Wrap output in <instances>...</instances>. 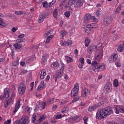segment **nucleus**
Here are the masks:
<instances>
[{
	"label": "nucleus",
	"instance_id": "nucleus-10",
	"mask_svg": "<svg viewBox=\"0 0 124 124\" xmlns=\"http://www.w3.org/2000/svg\"><path fill=\"white\" fill-rule=\"evenodd\" d=\"M112 85L109 83H107L105 85L104 88V91L106 92L107 93H108L111 91L112 89Z\"/></svg>",
	"mask_w": 124,
	"mask_h": 124
},
{
	"label": "nucleus",
	"instance_id": "nucleus-38",
	"mask_svg": "<svg viewBox=\"0 0 124 124\" xmlns=\"http://www.w3.org/2000/svg\"><path fill=\"white\" fill-rule=\"evenodd\" d=\"M79 61L82 64H84L85 63L84 58L83 57H80L79 59Z\"/></svg>",
	"mask_w": 124,
	"mask_h": 124
},
{
	"label": "nucleus",
	"instance_id": "nucleus-27",
	"mask_svg": "<svg viewBox=\"0 0 124 124\" xmlns=\"http://www.w3.org/2000/svg\"><path fill=\"white\" fill-rule=\"evenodd\" d=\"M6 26V24L3 21L1 18H0V28H4Z\"/></svg>",
	"mask_w": 124,
	"mask_h": 124
},
{
	"label": "nucleus",
	"instance_id": "nucleus-24",
	"mask_svg": "<svg viewBox=\"0 0 124 124\" xmlns=\"http://www.w3.org/2000/svg\"><path fill=\"white\" fill-rule=\"evenodd\" d=\"M54 38V35H51L47 37L46 40V44H49L50 41Z\"/></svg>",
	"mask_w": 124,
	"mask_h": 124
},
{
	"label": "nucleus",
	"instance_id": "nucleus-17",
	"mask_svg": "<svg viewBox=\"0 0 124 124\" xmlns=\"http://www.w3.org/2000/svg\"><path fill=\"white\" fill-rule=\"evenodd\" d=\"M46 75V71L45 69H43L41 71L40 78L41 79H44Z\"/></svg>",
	"mask_w": 124,
	"mask_h": 124
},
{
	"label": "nucleus",
	"instance_id": "nucleus-44",
	"mask_svg": "<svg viewBox=\"0 0 124 124\" xmlns=\"http://www.w3.org/2000/svg\"><path fill=\"white\" fill-rule=\"evenodd\" d=\"M47 60V58L45 55L42 56V61L44 63L46 62Z\"/></svg>",
	"mask_w": 124,
	"mask_h": 124
},
{
	"label": "nucleus",
	"instance_id": "nucleus-46",
	"mask_svg": "<svg viewBox=\"0 0 124 124\" xmlns=\"http://www.w3.org/2000/svg\"><path fill=\"white\" fill-rule=\"evenodd\" d=\"M19 64V61L16 60L13 63V65L14 66H16Z\"/></svg>",
	"mask_w": 124,
	"mask_h": 124
},
{
	"label": "nucleus",
	"instance_id": "nucleus-19",
	"mask_svg": "<svg viewBox=\"0 0 124 124\" xmlns=\"http://www.w3.org/2000/svg\"><path fill=\"white\" fill-rule=\"evenodd\" d=\"M124 50V46L123 45H120L117 48V51L118 52H122Z\"/></svg>",
	"mask_w": 124,
	"mask_h": 124
},
{
	"label": "nucleus",
	"instance_id": "nucleus-57",
	"mask_svg": "<svg viewBox=\"0 0 124 124\" xmlns=\"http://www.w3.org/2000/svg\"><path fill=\"white\" fill-rule=\"evenodd\" d=\"M14 124H22L20 120H18L14 123Z\"/></svg>",
	"mask_w": 124,
	"mask_h": 124
},
{
	"label": "nucleus",
	"instance_id": "nucleus-16",
	"mask_svg": "<svg viewBox=\"0 0 124 124\" xmlns=\"http://www.w3.org/2000/svg\"><path fill=\"white\" fill-rule=\"evenodd\" d=\"M83 4V0H78L75 4V7H80Z\"/></svg>",
	"mask_w": 124,
	"mask_h": 124
},
{
	"label": "nucleus",
	"instance_id": "nucleus-49",
	"mask_svg": "<svg viewBox=\"0 0 124 124\" xmlns=\"http://www.w3.org/2000/svg\"><path fill=\"white\" fill-rule=\"evenodd\" d=\"M115 65L117 67H120L121 66V64L120 62H115Z\"/></svg>",
	"mask_w": 124,
	"mask_h": 124
},
{
	"label": "nucleus",
	"instance_id": "nucleus-1",
	"mask_svg": "<svg viewBox=\"0 0 124 124\" xmlns=\"http://www.w3.org/2000/svg\"><path fill=\"white\" fill-rule=\"evenodd\" d=\"M103 50V47L100 48V52L98 53V54L95 55L94 61L92 63V66L93 67V70L95 72L102 71L105 69V64H103V63L99 64V62L104 56Z\"/></svg>",
	"mask_w": 124,
	"mask_h": 124
},
{
	"label": "nucleus",
	"instance_id": "nucleus-15",
	"mask_svg": "<svg viewBox=\"0 0 124 124\" xmlns=\"http://www.w3.org/2000/svg\"><path fill=\"white\" fill-rule=\"evenodd\" d=\"M95 49H96L95 45H92L88 47V51L90 54H91Z\"/></svg>",
	"mask_w": 124,
	"mask_h": 124
},
{
	"label": "nucleus",
	"instance_id": "nucleus-5",
	"mask_svg": "<svg viewBox=\"0 0 124 124\" xmlns=\"http://www.w3.org/2000/svg\"><path fill=\"white\" fill-rule=\"evenodd\" d=\"M114 110L116 114H124V107L122 106H116L114 108Z\"/></svg>",
	"mask_w": 124,
	"mask_h": 124
},
{
	"label": "nucleus",
	"instance_id": "nucleus-60",
	"mask_svg": "<svg viewBox=\"0 0 124 124\" xmlns=\"http://www.w3.org/2000/svg\"><path fill=\"white\" fill-rule=\"evenodd\" d=\"M83 120L84 121V123L85 124H87V122L88 120V117H85L84 118H83Z\"/></svg>",
	"mask_w": 124,
	"mask_h": 124
},
{
	"label": "nucleus",
	"instance_id": "nucleus-7",
	"mask_svg": "<svg viewBox=\"0 0 124 124\" xmlns=\"http://www.w3.org/2000/svg\"><path fill=\"white\" fill-rule=\"evenodd\" d=\"M103 103L100 102L99 103L95 104L94 106H91L89 107L88 109V111L89 112H93L98 107H100V106H102Z\"/></svg>",
	"mask_w": 124,
	"mask_h": 124
},
{
	"label": "nucleus",
	"instance_id": "nucleus-18",
	"mask_svg": "<svg viewBox=\"0 0 124 124\" xmlns=\"http://www.w3.org/2000/svg\"><path fill=\"white\" fill-rule=\"evenodd\" d=\"M112 18L111 17L107 18L105 20L104 24L106 25H108L111 23Z\"/></svg>",
	"mask_w": 124,
	"mask_h": 124
},
{
	"label": "nucleus",
	"instance_id": "nucleus-12",
	"mask_svg": "<svg viewBox=\"0 0 124 124\" xmlns=\"http://www.w3.org/2000/svg\"><path fill=\"white\" fill-rule=\"evenodd\" d=\"M11 94L10 90L8 88L5 89L4 90V97L7 98Z\"/></svg>",
	"mask_w": 124,
	"mask_h": 124
},
{
	"label": "nucleus",
	"instance_id": "nucleus-39",
	"mask_svg": "<svg viewBox=\"0 0 124 124\" xmlns=\"http://www.w3.org/2000/svg\"><path fill=\"white\" fill-rule=\"evenodd\" d=\"M85 32L88 34V35L90 34L92 32V30L90 28H88L85 30Z\"/></svg>",
	"mask_w": 124,
	"mask_h": 124
},
{
	"label": "nucleus",
	"instance_id": "nucleus-42",
	"mask_svg": "<svg viewBox=\"0 0 124 124\" xmlns=\"http://www.w3.org/2000/svg\"><path fill=\"white\" fill-rule=\"evenodd\" d=\"M53 16L55 17H56L58 16V10H55L53 12Z\"/></svg>",
	"mask_w": 124,
	"mask_h": 124
},
{
	"label": "nucleus",
	"instance_id": "nucleus-11",
	"mask_svg": "<svg viewBox=\"0 0 124 124\" xmlns=\"http://www.w3.org/2000/svg\"><path fill=\"white\" fill-rule=\"evenodd\" d=\"M72 40H68L67 41H64L63 42H60V45L63 46H71L72 45Z\"/></svg>",
	"mask_w": 124,
	"mask_h": 124
},
{
	"label": "nucleus",
	"instance_id": "nucleus-54",
	"mask_svg": "<svg viewBox=\"0 0 124 124\" xmlns=\"http://www.w3.org/2000/svg\"><path fill=\"white\" fill-rule=\"evenodd\" d=\"M66 102H67L66 100L62 101L60 104V105H63V104H65V103H66Z\"/></svg>",
	"mask_w": 124,
	"mask_h": 124
},
{
	"label": "nucleus",
	"instance_id": "nucleus-26",
	"mask_svg": "<svg viewBox=\"0 0 124 124\" xmlns=\"http://www.w3.org/2000/svg\"><path fill=\"white\" fill-rule=\"evenodd\" d=\"M65 59L67 63H71L73 61L72 58L68 56H65Z\"/></svg>",
	"mask_w": 124,
	"mask_h": 124
},
{
	"label": "nucleus",
	"instance_id": "nucleus-52",
	"mask_svg": "<svg viewBox=\"0 0 124 124\" xmlns=\"http://www.w3.org/2000/svg\"><path fill=\"white\" fill-rule=\"evenodd\" d=\"M12 123V120L11 119L8 120L4 123V124H11Z\"/></svg>",
	"mask_w": 124,
	"mask_h": 124
},
{
	"label": "nucleus",
	"instance_id": "nucleus-48",
	"mask_svg": "<svg viewBox=\"0 0 124 124\" xmlns=\"http://www.w3.org/2000/svg\"><path fill=\"white\" fill-rule=\"evenodd\" d=\"M48 4V2L47 1H44L42 3V5L44 8H46L47 7Z\"/></svg>",
	"mask_w": 124,
	"mask_h": 124
},
{
	"label": "nucleus",
	"instance_id": "nucleus-9",
	"mask_svg": "<svg viewBox=\"0 0 124 124\" xmlns=\"http://www.w3.org/2000/svg\"><path fill=\"white\" fill-rule=\"evenodd\" d=\"M26 91V87L23 84L19 85L18 86V93L22 95Z\"/></svg>",
	"mask_w": 124,
	"mask_h": 124
},
{
	"label": "nucleus",
	"instance_id": "nucleus-28",
	"mask_svg": "<svg viewBox=\"0 0 124 124\" xmlns=\"http://www.w3.org/2000/svg\"><path fill=\"white\" fill-rule=\"evenodd\" d=\"M44 82L42 81L41 83L40 84V85L38 86L37 89L38 90H41L43 89V88H44V86H45L44 85Z\"/></svg>",
	"mask_w": 124,
	"mask_h": 124
},
{
	"label": "nucleus",
	"instance_id": "nucleus-30",
	"mask_svg": "<svg viewBox=\"0 0 124 124\" xmlns=\"http://www.w3.org/2000/svg\"><path fill=\"white\" fill-rule=\"evenodd\" d=\"M91 43V40L88 38H86L85 40V44L86 47H88Z\"/></svg>",
	"mask_w": 124,
	"mask_h": 124
},
{
	"label": "nucleus",
	"instance_id": "nucleus-50",
	"mask_svg": "<svg viewBox=\"0 0 124 124\" xmlns=\"http://www.w3.org/2000/svg\"><path fill=\"white\" fill-rule=\"evenodd\" d=\"M76 122H79L81 120V116H76Z\"/></svg>",
	"mask_w": 124,
	"mask_h": 124
},
{
	"label": "nucleus",
	"instance_id": "nucleus-33",
	"mask_svg": "<svg viewBox=\"0 0 124 124\" xmlns=\"http://www.w3.org/2000/svg\"><path fill=\"white\" fill-rule=\"evenodd\" d=\"M103 46V44L101 43H99L97 45H95V46L96 47V50H98L99 48Z\"/></svg>",
	"mask_w": 124,
	"mask_h": 124
},
{
	"label": "nucleus",
	"instance_id": "nucleus-59",
	"mask_svg": "<svg viewBox=\"0 0 124 124\" xmlns=\"http://www.w3.org/2000/svg\"><path fill=\"white\" fill-rule=\"evenodd\" d=\"M100 11H97V12H96V16H100Z\"/></svg>",
	"mask_w": 124,
	"mask_h": 124
},
{
	"label": "nucleus",
	"instance_id": "nucleus-34",
	"mask_svg": "<svg viewBox=\"0 0 124 124\" xmlns=\"http://www.w3.org/2000/svg\"><path fill=\"white\" fill-rule=\"evenodd\" d=\"M14 103V99L10 98L8 101H7V104L12 105Z\"/></svg>",
	"mask_w": 124,
	"mask_h": 124
},
{
	"label": "nucleus",
	"instance_id": "nucleus-47",
	"mask_svg": "<svg viewBox=\"0 0 124 124\" xmlns=\"http://www.w3.org/2000/svg\"><path fill=\"white\" fill-rule=\"evenodd\" d=\"M64 15L66 17H68L70 15V12L69 11H67L64 13Z\"/></svg>",
	"mask_w": 124,
	"mask_h": 124
},
{
	"label": "nucleus",
	"instance_id": "nucleus-61",
	"mask_svg": "<svg viewBox=\"0 0 124 124\" xmlns=\"http://www.w3.org/2000/svg\"><path fill=\"white\" fill-rule=\"evenodd\" d=\"M41 16L43 18V19H45V18L47 17V14H46V13H45V14H43Z\"/></svg>",
	"mask_w": 124,
	"mask_h": 124
},
{
	"label": "nucleus",
	"instance_id": "nucleus-32",
	"mask_svg": "<svg viewBox=\"0 0 124 124\" xmlns=\"http://www.w3.org/2000/svg\"><path fill=\"white\" fill-rule=\"evenodd\" d=\"M36 118H37V117L36 115H34V114L32 115L31 116V122L32 123L35 122L36 121Z\"/></svg>",
	"mask_w": 124,
	"mask_h": 124
},
{
	"label": "nucleus",
	"instance_id": "nucleus-43",
	"mask_svg": "<svg viewBox=\"0 0 124 124\" xmlns=\"http://www.w3.org/2000/svg\"><path fill=\"white\" fill-rule=\"evenodd\" d=\"M65 115H63V116H62V114H59L58 115H57L55 117V118L56 119H61L62 118V117H64Z\"/></svg>",
	"mask_w": 124,
	"mask_h": 124
},
{
	"label": "nucleus",
	"instance_id": "nucleus-41",
	"mask_svg": "<svg viewBox=\"0 0 124 124\" xmlns=\"http://www.w3.org/2000/svg\"><path fill=\"white\" fill-rule=\"evenodd\" d=\"M69 121L71 123H74L75 122H76V117H72V118H71L70 119H69Z\"/></svg>",
	"mask_w": 124,
	"mask_h": 124
},
{
	"label": "nucleus",
	"instance_id": "nucleus-20",
	"mask_svg": "<svg viewBox=\"0 0 124 124\" xmlns=\"http://www.w3.org/2000/svg\"><path fill=\"white\" fill-rule=\"evenodd\" d=\"M46 118V115H42L40 116L39 119L38 120V122L39 124H41L43 121L45 120Z\"/></svg>",
	"mask_w": 124,
	"mask_h": 124
},
{
	"label": "nucleus",
	"instance_id": "nucleus-13",
	"mask_svg": "<svg viewBox=\"0 0 124 124\" xmlns=\"http://www.w3.org/2000/svg\"><path fill=\"white\" fill-rule=\"evenodd\" d=\"M19 120H20L21 124H28L29 123L28 117H23Z\"/></svg>",
	"mask_w": 124,
	"mask_h": 124
},
{
	"label": "nucleus",
	"instance_id": "nucleus-35",
	"mask_svg": "<svg viewBox=\"0 0 124 124\" xmlns=\"http://www.w3.org/2000/svg\"><path fill=\"white\" fill-rule=\"evenodd\" d=\"M73 2L72 0H70L69 1H68L66 3L65 7H69L70 5L72 4Z\"/></svg>",
	"mask_w": 124,
	"mask_h": 124
},
{
	"label": "nucleus",
	"instance_id": "nucleus-51",
	"mask_svg": "<svg viewBox=\"0 0 124 124\" xmlns=\"http://www.w3.org/2000/svg\"><path fill=\"white\" fill-rule=\"evenodd\" d=\"M46 106V103H43V104L41 105V106H40V107H41L42 109H45Z\"/></svg>",
	"mask_w": 124,
	"mask_h": 124
},
{
	"label": "nucleus",
	"instance_id": "nucleus-6",
	"mask_svg": "<svg viewBox=\"0 0 124 124\" xmlns=\"http://www.w3.org/2000/svg\"><path fill=\"white\" fill-rule=\"evenodd\" d=\"M81 95L84 99H88L91 95L90 91L88 89H84L82 92Z\"/></svg>",
	"mask_w": 124,
	"mask_h": 124
},
{
	"label": "nucleus",
	"instance_id": "nucleus-40",
	"mask_svg": "<svg viewBox=\"0 0 124 124\" xmlns=\"http://www.w3.org/2000/svg\"><path fill=\"white\" fill-rule=\"evenodd\" d=\"M44 19L41 16H40L38 18V21L39 23H42L44 21Z\"/></svg>",
	"mask_w": 124,
	"mask_h": 124
},
{
	"label": "nucleus",
	"instance_id": "nucleus-8",
	"mask_svg": "<svg viewBox=\"0 0 124 124\" xmlns=\"http://www.w3.org/2000/svg\"><path fill=\"white\" fill-rule=\"evenodd\" d=\"M118 54L116 53L112 54L108 58L109 62L110 63H112L114 62H115L118 59Z\"/></svg>",
	"mask_w": 124,
	"mask_h": 124
},
{
	"label": "nucleus",
	"instance_id": "nucleus-45",
	"mask_svg": "<svg viewBox=\"0 0 124 124\" xmlns=\"http://www.w3.org/2000/svg\"><path fill=\"white\" fill-rule=\"evenodd\" d=\"M85 17L88 19H91L92 18V16L90 14H87L86 16H85Z\"/></svg>",
	"mask_w": 124,
	"mask_h": 124
},
{
	"label": "nucleus",
	"instance_id": "nucleus-37",
	"mask_svg": "<svg viewBox=\"0 0 124 124\" xmlns=\"http://www.w3.org/2000/svg\"><path fill=\"white\" fill-rule=\"evenodd\" d=\"M53 32V31H50L47 32L46 33V36L49 37V36H51Z\"/></svg>",
	"mask_w": 124,
	"mask_h": 124
},
{
	"label": "nucleus",
	"instance_id": "nucleus-4",
	"mask_svg": "<svg viewBox=\"0 0 124 124\" xmlns=\"http://www.w3.org/2000/svg\"><path fill=\"white\" fill-rule=\"evenodd\" d=\"M79 86L78 83L75 84L74 88L72 89L71 93V96L74 97L77 96L78 93Z\"/></svg>",
	"mask_w": 124,
	"mask_h": 124
},
{
	"label": "nucleus",
	"instance_id": "nucleus-63",
	"mask_svg": "<svg viewBox=\"0 0 124 124\" xmlns=\"http://www.w3.org/2000/svg\"><path fill=\"white\" fill-rule=\"evenodd\" d=\"M23 42V40L21 39H18L16 40L17 43H21Z\"/></svg>",
	"mask_w": 124,
	"mask_h": 124
},
{
	"label": "nucleus",
	"instance_id": "nucleus-56",
	"mask_svg": "<svg viewBox=\"0 0 124 124\" xmlns=\"http://www.w3.org/2000/svg\"><path fill=\"white\" fill-rule=\"evenodd\" d=\"M25 37V35L24 34H21L20 35H18V39H22Z\"/></svg>",
	"mask_w": 124,
	"mask_h": 124
},
{
	"label": "nucleus",
	"instance_id": "nucleus-31",
	"mask_svg": "<svg viewBox=\"0 0 124 124\" xmlns=\"http://www.w3.org/2000/svg\"><path fill=\"white\" fill-rule=\"evenodd\" d=\"M113 86L117 87L119 86V81L118 79H115L113 81Z\"/></svg>",
	"mask_w": 124,
	"mask_h": 124
},
{
	"label": "nucleus",
	"instance_id": "nucleus-58",
	"mask_svg": "<svg viewBox=\"0 0 124 124\" xmlns=\"http://www.w3.org/2000/svg\"><path fill=\"white\" fill-rule=\"evenodd\" d=\"M27 70H22V71H21V73H20L21 75H22V74H26L27 73Z\"/></svg>",
	"mask_w": 124,
	"mask_h": 124
},
{
	"label": "nucleus",
	"instance_id": "nucleus-23",
	"mask_svg": "<svg viewBox=\"0 0 124 124\" xmlns=\"http://www.w3.org/2000/svg\"><path fill=\"white\" fill-rule=\"evenodd\" d=\"M122 38V36L120 34H117L113 37V40L117 41L120 39Z\"/></svg>",
	"mask_w": 124,
	"mask_h": 124
},
{
	"label": "nucleus",
	"instance_id": "nucleus-21",
	"mask_svg": "<svg viewBox=\"0 0 124 124\" xmlns=\"http://www.w3.org/2000/svg\"><path fill=\"white\" fill-rule=\"evenodd\" d=\"M14 46L16 49H19L22 47V45L21 44L16 43L14 45Z\"/></svg>",
	"mask_w": 124,
	"mask_h": 124
},
{
	"label": "nucleus",
	"instance_id": "nucleus-3",
	"mask_svg": "<svg viewBox=\"0 0 124 124\" xmlns=\"http://www.w3.org/2000/svg\"><path fill=\"white\" fill-rule=\"evenodd\" d=\"M60 62L61 68L59 70V72L54 76V78L55 79V82L57 81L58 78H61L62 77V73L63 72V70L64 69V64H63V62L62 61H60Z\"/></svg>",
	"mask_w": 124,
	"mask_h": 124
},
{
	"label": "nucleus",
	"instance_id": "nucleus-62",
	"mask_svg": "<svg viewBox=\"0 0 124 124\" xmlns=\"http://www.w3.org/2000/svg\"><path fill=\"white\" fill-rule=\"evenodd\" d=\"M56 3V0H53L51 2H49V5H53Z\"/></svg>",
	"mask_w": 124,
	"mask_h": 124
},
{
	"label": "nucleus",
	"instance_id": "nucleus-55",
	"mask_svg": "<svg viewBox=\"0 0 124 124\" xmlns=\"http://www.w3.org/2000/svg\"><path fill=\"white\" fill-rule=\"evenodd\" d=\"M121 10V6H119L117 8L116 10V13H119Z\"/></svg>",
	"mask_w": 124,
	"mask_h": 124
},
{
	"label": "nucleus",
	"instance_id": "nucleus-14",
	"mask_svg": "<svg viewBox=\"0 0 124 124\" xmlns=\"http://www.w3.org/2000/svg\"><path fill=\"white\" fill-rule=\"evenodd\" d=\"M21 106L20 101L18 100L15 106V109L13 112V115H15L16 113L17 112Z\"/></svg>",
	"mask_w": 124,
	"mask_h": 124
},
{
	"label": "nucleus",
	"instance_id": "nucleus-29",
	"mask_svg": "<svg viewBox=\"0 0 124 124\" xmlns=\"http://www.w3.org/2000/svg\"><path fill=\"white\" fill-rule=\"evenodd\" d=\"M51 67L54 68L60 66V64L58 62H53L52 64L51 65Z\"/></svg>",
	"mask_w": 124,
	"mask_h": 124
},
{
	"label": "nucleus",
	"instance_id": "nucleus-53",
	"mask_svg": "<svg viewBox=\"0 0 124 124\" xmlns=\"http://www.w3.org/2000/svg\"><path fill=\"white\" fill-rule=\"evenodd\" d=\"M98 25L96 23H93L92 24V28H97Z\"/></svg>",
	"mask_w": 124,
	"mask_h": 124
},
{
	"label": "nucleus",
	"instance_id": "nucleus-2",
	"mask_svg": "<svg viewBox=\"0 0 124 124\" xmlns=\"http://www.w3.org/2000/svg\"><path fill=\"white\" fill-rule=\"evenodd\" d=\"M113 113V110L110 107H105L99 110L96 113V119L101 120Z\"/></svg>",
	"mask_w": 124,
	"mask_h": 124
},
{
	"label": "nucleus",
	"instance_id": "nucleus-64",
	"mask_svg": "<svg viewBox=\"0 0 124 124\" xmlns=\"http://www.w3.org/2000/svg\"><path fill=\"white\" fill-rule=\"evenodd\" d=\"M75 32V30L74 29H71L70 31H69V33L71 35H73V33Z\"/></svg>",
	"mask_w": 124,
	"mask_h": 124
},
{
	"label": "nucleus",
	"instance_id": "nucleus-36",
	"mask_svg": "<svg viewBox=\"0 0 124 124\" xmlns=\"http://www.w3.org/2000/svg\"><path fill=\"white\" fill-rule=\"evenodd\" d=\"M54 98H51L47 100V103L48 104H52V103H54Z\"/></svg>",
	"mask_w": 124,
	"mask_h": 124
},
{
	"label": "nucleus",
	"instance_id": "nucleus-22",
	"mask_svg": "<svg viewBox=\"0 0 124 124\" xmlns=\"http://www.w3.org/2000/svg\"><path fill=\"white\" fill-rule=\"evenodd\" d=\"M69 111V108L67 107H64L62 110H61V113L62 114H65L67 113Z\"/></svg>",
	"mask_w": 124,
	"mask_h": 124
},
{
	"label": "nucleus",
	"instance_id": "nucleus-25",
	"mask_svg": "<svg viewBox=\"0 0 124 124\" xmlns=\"http://www.w3.org/2000/svg\"><path fill=\"white\" fill-rule=\"evenodd\" d=\"M66 34L67 32L65 31L62 30V31L60 32V36L61 37V39H62L63 38L64 36L66 35Z\"/></svg>",
	"mask_w": 124,
	"mask_h": 124
}]
</instances>
